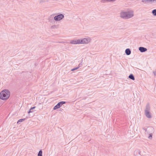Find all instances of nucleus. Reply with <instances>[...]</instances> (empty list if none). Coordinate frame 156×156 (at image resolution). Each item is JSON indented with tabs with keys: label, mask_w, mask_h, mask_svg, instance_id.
Instances as JSON below:
<instances>
[{
	"label": "nucleus",
	"mask_w": 156,
	"mask_h": 156,
	"mask_svg": "<svg viewBox=\"0 0 156 156\" xmlns=\"http://www.w3.org/2000/svg\"><path fill=\"white\" fill-rule=\"evenodd\" d=\"M70 43L71 44H79V40H72Z\"/></svg>",
	"instance_id": "0eeeda50"
},
{
	"label": "nucleus",
	"mask_w": 156,
	"mask_h": 156,
	"mask_svg": "<svg viewBox=\"0 0 156 156\" xmlns=\"http://www.w3.org/2000/svg\"><path fill=\"white\" fill-rule=\"evenodd\" d=\"M42 151L41 150H40L38 154V156H42Z\"/></svg>",
	"instance_id": "2eb2a0df"
},
{
	"label": "nucleus",
	"mask_w": 156,
	"mask_h": 156,
	"mask_svg": "<svg viewBox=\"0 0 156 156\" xmlns=\"http://www.w3.org/2000/svg\"><path fill=\"white\" fill-rule=\"evenodd\" d=\"M139 50L141 52H145L147 50L146 48L142 47H140L139 48Z\"/></svg>",
	"instance_id": "6e6552de"
},
{
	"label": "nucleus",
	"mask_w": 156,
	"mask_h": 156,
	"mask_svg": "<svg viewBox=\"0 0 156 156\" xmlns=\"http://www.w3.org/2000/svg\"><path fill=\"white\" fill-rule=\"evenodd\" d=\"M51 28H53V26H52L51 27Z\"/></svg>",
	"instance_id": "b1692460"
},
{
	"label": "nucleus",
	"mask_w": 156,
	"mask_h": 156,
	"mask_svg": "<svg viewBox=\"0 0 156 156\" xmlns=\"http://www.w3.org/2000/svg\"><path fill=\"white\" fill-rule=\"evenodd\" d=\"M10 95V92L7 90H4L0 93V98L3 100L7 99Z\"/></svg>",
	"instance_id": "f03ea898"
},
{
	"label": "nucleus",
	"mask_w": 156,
	"mask_h": 156,
	"mask_svg": "<svg viewBox=\"0 0 156 156\" xmlns=\"http://www.w3.org/2000/svg\"><path fill=\"white\" fill-rule=\"evenodd\" d=\"M115 0H101V2L103 3L105 2L106 1L108 2H111L115 1Z\"/></svg>",
	"instance_id": "9b49d317"
},
{
	"label": "nucleus",
	"mask_w": 156,
	"mask_h": 156,
	"mask_svg": "<svg viewBox=\"0 0 156 156\" xmlns=\"http://www.w3.org/2000/svg\"><path fill=\"white\" fill-rule=\"evenodd\" d=\"M25 120V118L24 119H20L18 121L17 123L19 124V122H22L23 121Z\"/></svg>",
	"instance_id": "dca6fc26"
},
{
	"label": "nucleus",
	"mask_w": 156,
	"mask_h": 156,
	"mask_svg": "<svg viewBox=\"0 0 156 156\" xmlns=\"http://www.w3.org/2000/svg\"><path fill=\"white\" fill-rule=\"evenodd\" d=\"M154 1H155L156 2V0H152V2H153Z\"/></svg>",
	"instance_id": "5701e85b"
},
{
	"label": "nucleus",
	"mask_w": 156,
	"mask_h": 156,
	"mask_svg": "<svg viewBox=\"0 0 156 156\" xmlns=\"http://www.w3.org/2000/svg\"><path fill=\"white\" fill-rule=\"evenodd\" d=\"M150 107L148 103L147 104L144 110V114L146 117L148 118H151L152 115L150 112Z\"/></svg>",
	"instance_id": "7ed1b4c3"
},
{
	"label": "nucleus",
	"mask_w": 156,
	"mask_h": 156,
	"mask_svg": "<svg viewBox=\"0 0 156 156\" xmlns=\"http://www.w3.org/2000/svg\"><path fill=\"white\" fill-rule=\"evenodd\" d=\"M66 102L62 101L58 102L55 106H54L53 109L55 110L60 108L62 105L65 104Z\"/></svg>",
	"instance_id": "423d86ee"
},
{
	"label": "nucleus",
	"mask_w": 156,
	"mask_h": 156,
	"mask_svg": "<svg viewBox=\"0 0 156 156\" xmlns=\"http://www.w3.org/2000/svg\"><path fill=\"white\" fill-rule=\"evenodd\" d=\"M35 108H36V107H35V106L31 108L30 109V110L28 112V113H30V112H32L33 111H32V110L33 109H34Z\"/></svg>",
	"instance_id": "ddd939ff"
},
{
	"label": "nucleus",
	"mask_w": 156,
	"mask_h": 156,
	"mask_svg": "<svg viewBox=\"0 0 156 156\" xmlns=\"http://www.w3.org/2000/svg\"><path fill=\"white\" fill-rule=\"evenodd\" d=\"M79 44H86L90 42L91 39L89 37L85 38L83 39H79Z\"/></svg>",
	"instance_id": "20e7f679"
},
{
	"label": "nucleus",
	"mask_w": 156,
	"mask_h": 156,
	"mask_svg": "<svg viewBox=\"0 0 156 156\" xmlns=\"http://www.w3.org/2000/svg\"><path fill=\"white\" fill-rule=\"evenodd\" d=\"M83 64L82 63V62H81V63H80L79 64V65H78V66H80V67H81L82 65Z\"/></svg>",
	"instance_id": "aec40b11"
},
{
	"label": "nucleus",
	"mask_w": 156,
	"mask_h": 156,
	"mask_svg": "<svg viewBox=\"0 0 156 156\" xmlns=\"http://www.w3.org/2000/svg\"><path fill=\"white\" fill-rule=\"evenodd\" d=\"M152 13L154 16H156V9H154L152 11Z\"/></svg>",
	"instance_id": "4468645a"
},
{
	"label": "nucleus",
	"mask_w": 156,
	"mask_h": 156,
	"mask_svg": "<svg viewBox=\"0 0 156 156\" xmlns=\"http://www.w3.org/2000/svg\"><path fill=\"white\" fill-rule=\"evenodd\" d=\"M59 43H62L63 42H59Z\"/></svg>",
	"instance_id": "393cba45"
},
{
	"label": "nucleus",
	"mask_w": 156,
	"mask_h": 156,
	"mask_svg": "<svg viewBox=\"0 0 156 156\" xmlns=\"http://www.w3.org/2000/svg\"><path fill=\"white\" fill-rule=\"evenodd\" d=\"M64 17L63 15L60 14L54 17V20L56 21H59L62 20Z\"/></svg>",
	"instance_id": "39448f33"
},
{
	"label": "nucleus",
	"mask_w": 156,
	"mask_h": 156,
	"mask_svg": "<svg viewBox=\"0 0 156 156\" xmlns=\"http://www.w3.org/2000/svg\"><path fill=\"white\" fill-rule=\"evenodd\" d=\"M125 52L127 55H128L131 54V51L129 48H127L125 50Z\"/></svg>",
	"instance_id": "1a4fd4ad"
},
{
	"label": "nucleus",
	"mask_w": 156,
	"mask_h": 156,
	"mask_svg": "<svg viewBox=\"0 0 156 156\" xmlns=\"http://www.w3.org/2000/svg\"><path fill=\"white\" fill-rule=\"evenodd\" d=\"M80 67V66H78L77 67H76V68H74L73 69H71V71H74V70H76L78 69L79 67Z\"/></svg>",
	"instance_id": "f3484780"
},
{
	"label": "nucleus",
	"mask_w": 156,
	"mask_h": 156,
	"mask_svg": "<svg viewBox=\"0 0 156 156\" xmlns=\"http://www.w3.org/2000/svg\"><path fill=\"white\" fill-rule=\"evenodd\" d=\"M153 73L154 76H156V69L155 71H153Z\"/></svg>",
	"instance_id": "6ab92c4d"
},
{
	"label": "nucleus",
	"mask_w": 156,
	"mask_h": 156,
	"mask_svg": "<svg viewBox=\"0 0 156 156\" xmlns=\"http://www.w3.org/2000/svg\"><path fill=\"white\" fill-rule=\"evenodd\" d=\"M129 78L133 80H135L134 76H133V75L132 74H130L129 76Z\"/></svg>",
	"instance_id": "9d476101"
},
{
	"label": "nucleus",
	"mask_w": 156,
	"mask_h": 156,
	"mask_svg": "<svg viewBox=\"0 0 156 156\" xmlns=\"http://www.w3.org/2000/svg\"><path fill=\"white\" fill-rule=\"evenodd\" d=\"M143 129L146 132H147V129L146 128H143Z\"/></svg>",
	"instance_id": "412c9836"
},
{
	"label": "nucleus",
	"mask_w": 156,
	"mask_h": 156,
	"mask_svg": "<svg viewBox=\"0 0 156 156\" xmlns=\"http://www.w3.org/2000/svg\"><path fill=\"white\" fill-rule=\"evenodd\" d=\"M133 16L134 12L132 10L127 11L122 10L120 13V17L123 19H129L132 18Z\"/></svg>",
	"instance_id": "f257e3e1"
},
{
	"label": "nucleus",
	"mask_w": 156,
	"mask_h": 156,
	"mask_svg": "<svg viewBox=\"0 0 156 156\" xmlns=\"http://www.w3.org/2000/svg\"><path fill=\"white\" fill-rule=\"evenodd\" d=\"M152 0H142V2H144V3H147L148 2H152Z\"/></svg>",
	"instance_id": "f8f14e48"
},
{
	"label": "nucleus",
	"mask_w": 156,
	"mask_h": 156,
	"mask_svg": "<svg viewBox=\"0 0 156 156\" xmlns=\"http://www.w3.org/2000/svg\"><path fill=\"white\" fill-rule=\"evenodd\" d=\"M152 133L150 134L149 136H148V138L150 139H151L152 138Z\"/></svg>",
	"instance_id": "a211bd4d"
},
{
	"label": "nucleus",
	"mask_w": 156,
	"mask_h": 156,
	"mask_svg": "<svg viewBox=\"0 0 156 156\" xmlns=\"http://www.w3.org/2000/svg\"><path fill=\"white\" fill-rule=\"evenodd\" d=\"M151 129L152 130H153L154 129L153 128H151Z\"/></svg>",
	"instance_id": "4be33fe9"
}]
</instances>
